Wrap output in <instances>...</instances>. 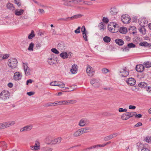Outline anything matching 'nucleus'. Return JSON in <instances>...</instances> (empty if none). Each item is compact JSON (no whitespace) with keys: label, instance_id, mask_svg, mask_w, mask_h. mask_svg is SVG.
Masks as SVG:
<instances>
[{"label":"nucleus","instance_id":"c85d7f7f","mask_svg":"<svg viewBox=\"0 0 151 151\" xmlns=\"http://www.w3.org/2000/svg\"><path fill=\"white\" fill-rule=\"evenodd\" d=\"M143 66L146 68H149L151 67V63L148 61L144 62L143 63Z\"/></svg>","mask_w":151,"mask_h":151},{"label":"nucleus","instance_id":"603ef678","mask_svg":"<svg viewBox=\"0 0 151 151\" xmlns=\"http://www.w3.org/2000/svg\"><path fill=\"white\" fill-rule=\"evenodd\" d=\"M119 111L120 112H126L127 111V109H123V108H120L119 109Z\"/></svg>","mask_w":151,"mask_h":151},{"label":"nucleus","instance_id":"1a4fd4ad","mask_svg":"<svg viewBox=\"0 0 151 151\" xmlns=\"http://www.w3.org/2000/svg\"><path fill=\"white\" fill-rule=\"evenodd\" d=\"M24 71L25 74L27 76L30 75V70L29 68L28 67L27 64L23 63Z\"/></svg>","mask_w":151,"mask_h":151},{"label":"nucleus","instance_id":"e433bc0d","mask_svg":"<svg viewBox=\"0 0 151 151\" xmlns=\"http://www.w3.org/2000/svg\"><path fill=\"white\" fill-rule=\"evenodd\" d=\"M59 82L55 81L51 82L50 85V86H58Z\"/></svg>","mask_w":151,"mask_h":151},{"label":"nucleus","instance_id":"9d476101","mask_svg":"<svg viewBox=\"0 0 151 151\" xmlns=\"http://www.w3.org/2000/svg\"><path fill=\"white\" fill-rule=\"evenodd\" d=\"M88 1H84L83 0H74V4H79L80 5H82L83 4H85L89 5H90L88 4L87 2Z\"/></svg>","mask_w":151,"mask_h":151},{"label":"nucleus","instance_id":"ddd939ff","mask_svg":"<svg viewBox=\"0 0 151 151\" xmlns=\"http://www.w3.org/2000/svg\"><path fill=\"white\" fill-rule=\"evenodd\" d=\"M114 23L111 22L108 24V28L109 30L111 31L112 32L114 33L117 32V30L113 29Z\"/></svg>","mask_w":151,"mask_h":151},{"label":"nucleus","instance_id":"37998d69","mask_svg":"<svg viewBox=\"0 0 151 151\" xmlns=\"http://www.w3.org/2000/svg\"><path fill=\"white\" fill-rule=\"evenodd\" d=\"M55 139L56 140L57 144H58L61 142L62 140V138L60 137H58Z\"/></svg>","mask_w":151,"mask_h":151},{"label":"nucleus","instance_id":"6ab92c4d","mask_svg":"<svg viewBox=\"0 0 151 151\" xmlns=\"http://www.w3.org/2000/svg\"><path fill=\"white\" fill-rule=\"evenodd\" d=\"M115 41L116 44L118 45H122L124 44V42L121 39H116L115 40Z\"/></svg>","mask_w":151,"mask_h":151},{"label":"nucleus","instance_id":"0eeeda50","mask_svg":"<svg viewBox=\"0 0 151 151\" xmlns=\"http://www.w3.org/2000/svg\"><path fill=\"white\" fill-rule=\"evenodd\" d=\"M40 142L38 140H37L34 146H30L31 149L33 150H39L40 148Z\"/></svg>","mask_w":151,"mask_h":151},{"label":"nucleus","instance_id":"412c9836","mask_svg":"<svg viewBox=\"0 0 151 151\" xmlns=\"http://www.w3.org/2000/svg\"><path fill=\"white\" fill-rule=\"evenodd\" d=\"M0 145L3 147V149L4 150H6L7 147V144L4 141L0 142Z\"/></svg>","mask_w":151,"mask_h":151},{"label":"nucleus","instance_id":"20e7f679","mask_svg":"<svg viewBox=\"0 0 151 151\" xmlns=\"http://www.w3.org/2000/svg\"><path fill=\"white\" fill-rule=\"evenodd\" d=\"M121 19L122 22L124 24H127L130 22L131 19L128 15H123L121 16Z\"/></svg>","mask_w":151,"mask_h":151},{"label":"nucleus","instance_id":"2f4dec72","mask_svg":"<svg viewBox=\"0 0 151 151\" xmlns=\"http://www.w3.org/2000/svg\"><path fill=\"white\" fill-rule=\"evenodd\" d=\"M82 34V35H83V37L84 40L86 41H87L88 39H87V35L88 34V32H86L83 33Z\"/></svg>","mask_w":151,"mask_h":151},{"label":"nucleus","instance_id":"c03bdc74","mask_svg":"<svg viewBox=\"0 0 151 151\" xmlns=\"http://www.w3.org/2000/svg\"><path fill=\"white\" fill-rule=\"evenodd\" d=\"M9 54H2V57L3 60H5L7 59L9 57Z\"/></svg>","mask_w":151,"mask_h":151},{"label":"nucleus","instance_id":"680f3d73","mask_svg":"<svg viewBox=\"0 0 151 151\" xmlns=\"http://www.w3.org/2000/svg\"><path fill=\"white\" fill-rule=\"evenodd\" d=\"M14 1L15 3L17 4L18 6H19L21 5V4L19 1V0H14Z\"/></svg>","mask_w":151,"mask_h":151},{"label":"nucleus","instance_id":"7ed1b4c3","mask_svg":"<svg viewBox=\"0 0 151 151\" xmlns=\"http://www.w3.org/2000/svg\"><path fill=\"white\" fill-rule=\"evenodd\" d=\"M90 83L93 87L95 88H98L100 86L99 81L95 78L92 79L91 80Z\"/></svg>","mask_w":151,"mask_h":151},{"label":"nucleus","instance_id":"f3484780","mask_svg":"<svg viewBox=\"0 0 151 151\" xmlns=\"http://www.w3.org/2000/svg\"><path fill=\"white\" fill-rule=\"evenodd\" d=\"M77 66L76 65H72V68L70 70V71L72 74H75L77 73Z\"/></svg>","mask_w":151,"mask_h":151},{"label":"nucleus","instance_id":"b1692460","mask_svg":"<svg viewBox=\"0 0 151 151\" xmlns=\"http://www.w3.org/2000/svg\"><path fill=\"white\" fill-rule=\"evenodd\" d=\"M120 33L124 34L126 33L127 32V30L126 28L124 27H121L119 31Z\"/></svg>","mask_w":151,"mask_h":151},{"label":"nucleus","instance_id":"09e8293b","mask_svg":"<svg viewBox=\"0 0 151 151\" xmlns=\"http://www.w3.org/2000/svg\"><path fill=\"white\" fill-rule=\"evenodd\" d=\"M81 27H78L77 29L75 30L74 32L75 33L78 34L81 32Z\"/></svg>","mask_w":151,"mask_h":151},{"label":"nucleus","instance_id":"f257e3e1","mask_svg":"<svg viewBox=\"0 0 151 151\" xmlns=\"http://www.w3.org/2000/svg\"><path fill=\"white\" fill-rule=\"evenodd\" d=\"M17 63L18 61L16 58H12L8 60L7 65L9 68L13 69L17 68Z\"/></svg>","mask_w":151,"mask_h":151},{"label":"nucleus","instance_id":"bf43d9fd","mask_svg":"<svg viewBox=\"0 0 151 151\" xmlns=\"http://www.w3.org/2000/svg\"><path fill=\"white\" fill-rule=\"evenodd\" d=\"M95 146V145H94V146L88 147L86 148V149L84 150L83 151H87L88 150H90V149H92L93 148V149L95 148H96V147H94Z\"/></svg>","mask_w":151,"mask_h":151},{"label":"nucleus","instance_id":"72a5a7b5","mask_svg":"<svg viewBox=\"0 0 151 151\" xmlns=\"http://www.w3.org/2000/svg\"><path fill=\"white\" fill-rule=\"evenodd\" d=\"M55 105L54 104V102L53 103H49L44 104L43 105L45 107H48L49 106H54Z\"/></svg>","mask_w":151,"mask_h":151},{"label":"nucleus","instance_id":"f704fd0d","mask_svg":"<svg viewBox=\"0 0 151 151\" xmlns=\"http://www.w3.org/2000/svg\"><path fill=\"white\" fill-rule=\"evenodd\" d=\"M34 46V44L33 42H31L29 44V46L28 48V50L29 51H33V47Z\"/></svg>","mask_w":151,"mask_h":151},{"label":"nucleus","instance_id":"a18cd8bd","mask_svg":"<svg viewBox=\"0 0 151 151\" xmlns=\"http://www.w3.org/2000/svg\"><path fill=\"white\" fill-rule=\"evenodd\" d=\"M148 44L146 42H143L139 43V45L141 46H148Z\"/></svg>","mask_w":151,"mask_h":151},{"label":"nucleus","instance_id":"5701e85b","mask_svg":"<svg viewBox=\"0 0 151 151\" xmlns=\"http://www.w3.org/2000/svg\"><path fill=\"white\" fill-rule=\"evenodd\" d=\"M138 86L139 87L141 88H144L146 89V88L147 87V84L146 83H145L144 82H142L141 83H139Z\"/></svg>","mask_w":151,"mask_h":151},{"label":"nucleus","instance_id":"8fccbe9b","mask_svg":"<svg viewBox=\"0 0 151 151\" xmlns=\"http://www.w3.org/2000/svg\"><path fill=\"white\" fill-rule=\"evenodd\" d=\"M70 17H68L66 18H60L58 19V20H63L64 21H67L68 20H70Z\"/></svg>","mask_w":151,"mask_h":151},{"label":"nucleus","instance_id":"393cba45","mask_svg":"<svg viewBox=\"0 0 151 151\" xmlns=\"http://www.w3.org/2000/svg\"><path fill=\"white\" fill-rule=\"evenodd\" d=\"M81 135V133L80 131H79V129L73 133V136L74 137H76L79 136Z\"/></svg>","mask_w":151,"mask_h":151},{"label":"nucleus","instance_id":"aec40b11","mask_svg":"<svg viewBox=\"0 0 151 151\" xmlns=\"http://www.w3.org/2000/svg\"><path fill=\"white\" fill-rule=\"evenodd\" d=\"M89 129L90 128L89 127H85L81 129H79L82 134H83L85 133L88 132V130H89Z\"/></svg>","mask_w":151,"mask_h":151},{"label":"nucleus","instance_id":"052dcab7","mask_svg":"<svg viewBox=\"0 0 151 151\" xmlns=\"http://www.w3.org/2000/svg\"><path fill=\"white\" fill-rule=\"evenodd\" d=\"M145 89L148 92L151 93V86H147Z\"/></svg>","mask_w":151,"mask_h":151},{"label":"nucleus","instance_id":"4be33fe9","mask_svg":"<svg viewBox=\"0 0 151 151\" xmlns=\"http://www.w3.org/2000/svg\"><path fill=\"white\" fill-rule=\"evenodd\" d=\"M6 6L8 9L11 10L12 11L15 9L14 7V6L13 4L10 3L7 4Z\"/></svg>","mask_w":151,"mask_h":151},{"label":"nucleus","instance_id":"9b49d317","mask_svg":"<svg viewBox=\"0 0 151 151\" xmlns=\"http://www.w3.org/2000/svg\"><path fill=\"white\" fill-rule=\"evenodd\" d=\"M71 52H69L68 54V53L66 52H63L60 54V56L63 59H65L68 57H69V56L70 55V56H71Z\"/></svg>","mask_w":151,"mask_h":151},{"label":"nucleus","instance_id":"473e14b6","mask_svg":"<svg viewBox=\"0 0 151 151\" xmlns=\"http://www.w3.org/2000/svg\"><path fill=\"white\" fill-rule=\"evenodd\" d=\"M117 12V9L114 8L111 9L110 11L111 14L113 15H116Z\"/></svg>","mask_w":151,"mask_h":151},{"label":"nucleus","instance_id":"4468645a","mask_svg":"<svg viewBox=\"0 0 151 151\" xmlns=\"http://www.w3.org/2000/svg\"><path fill=\"white\" fill-rule=\"evenodd\" d=\"M22 77V75L19 72H16L14 75V78L16 80L21 79Z\"/></svg>","mask_w":151,"mask_h":151},{"label":"nucleus","instance_id":"864d4df0","mask_svg":"<svg viewBox=\"0 0 151 151\" xmlns=\"http://www.w3.org/2000/svg\"><path fill=\"white\" fill-rule=\"evenodd\" d=\"M110 135L111 136V137L112 139L113 138L116 137L118 135H119V133H114Z\"/></svg>","mask_w":151,"mask_h":151},{"label":"nucleus","instance_id":"de8ad7c7","mask_svg":"<svg viewBox=\"0 0 151 151\" xmlns=\"http://www.w3.org/2000/svg\"><path fill=\"white\" fill-rule=\"evenodd\" d=\"M58 86H59L60 88H63L65 87V85L64 83L59 82Z\"/></svg>","mask_w":151,"mask_h":151},{"label":"nucleus","instance_id":"c756f323","mask_svg":"<svg viewBox=\"0 0 151 151\" xmlns=\"http://www.w3.org/2000/svg\"><path fill=\"white\" fill-rule=\"evenodd\" d=\"M126 114L127 117L128 119L134 116V112H128L126 113Z\"/></svg>","mask_w":151,"mask_h":151},{"label":"nucleus","instance_id":"cd10ccee","mask_svg":"<svg viewBox=\"0 0 151 151\" xmlns=\"http://www.w3.org/2000/svg\"><path fill=\"white\" fill-rule=\"evenodd\" d=\"M82 15L80 14H76V15H74L72 16V17H70V19H71L72 20H73L75 19H77L78 18L81 17H82Z\"/></svg>","mask_w":151,"mask_h":151},{"label":"nucleus","instance_id":"2eb2a0df","mask_svg":"<svg viewBox=\"0 0 151 151\" xmlns=\"http://www.w3.org/2000/svg\"><path fill=\"white\" fill-rule=\"evenodd\" d=\"M144 68L143 65H136L135 68L137 72H142L144 70Z\"/></svg>","mask_w":151,"mask_h":151},{"label":"nucleus","instance_id":"79ce46f5","mask_svg":"<svg viewBox=\"0 0 151 151\" xmlns=\"http://www.w3.org/2000/svg\"><path fill=\"white\" fill-rule=\"evenodd\" d=\"M124 47L121 48V50L123 51L127 52L129 50L128 46H124Z\"/></svg>","mask_w":151,"mask_h":151},{"label":"nucleus","instance_id":"f8f14e48","mask_svg":"<svg viewBox=\"0 0 151 151\" xmlns=\"http://www.w3.org/2000/svg\"><path fill=\"white\" fill-rule=\"evenodd\" d=\"M126 82L129 85L132 86L135 84L136 81L133 78H131L127 79Z\"/></svg>","mask_w":151,"mask_h":151},{"label":"nucleus","instance_id":"dca6fc26","mask_svg":"<svg viewBox=\"0 0 151 151\" xmlns=\"http://www.w3.org/2000/svg\"><path fill=\"white\" fill-rule=\"evenodd\" d=\"M15 124V122L14 121L4 122V127H5V128H7L11 126H12L14 125Z\"/></svg>","mask_w":151,"mask_h":151},{"label":"nucleus","instance_id":"a878e982","mask_svg":"<svg viewBox=\"0 0 151 151\" xmlns=\"http://www.w3.org/2000/svg\"><path fill=\"white\" fill-rule=\"evenodd\" d=\"M99 26L100 28V30L101 31H103L106 29L105 27V24L103 22H101L99 24Z\"/></svg>","mask_w":151,"mask_h":151},{"label":"nucleus","instance_id":"5fc2aeb1","mask_svg":"<svg viewBox=\"0 0 151 151\" xmlns=\"http://www.w3.org/2000/svg\"><path fill=\"white\" fill-rule=\"evenodd\" d=\"M102 21L103 22L106 23H107L109 21V20L107 18L105 17H104L103 18Z\"/></svg>","mask_w":151,"mask_h":151},{"label":"nucleus","instance_id":"a211bd4d","mask_svg":"<svg viewBox=\"0 0 151 151\" xmlns=\"http://www.w3.org/2000/svg\"><path fill=\"white\" fill-rule=\"evenodd\" d=\"M24 12V10L22 9H21L20 10L17 9L15 10L14 13L15 15L17 16H20L23 14Z\"/></svg>","mask_w":151,"mask_h":151},{"label":"nucleus","instance_id":"bb28decb","mask_svg":"<svg viewBox=\"0 0 151 151\" xmlns=\"http://www.w3.org/2000/svg\"><path fill=\"white\" fill-rule=\"evenodd\" d=\"M33 127L32 125L30 124L28 125H27L24 127L25 130L26 131H28L31 130Z\"/></svg>","mask_w":151,"mask_h":151},{"label":"nucleus","instance_id":"0e129e2a","mask_svg":"<svg viewBox=\"0 0 151 151\" xmlns=\"http://www.w3.org/2000/svg\"><path fill=\"white\" fill-rule=\"evenodd\" d=\"M105 146V145L104 144H103L102 145H95V146L94 147H96V148H97L98 147H104Z\"/></svg>","mask_w":151,"mask_h":151},{"label":"nucleus","instance_id":"423d86ee","mask_svg":"<svg viewBox=\"0 0 151 151\" xmlns=\"http://www.w3.org/2000/svg\"><path fill=\"white\" fill-rule=\"evenodd\" d=\"M126 67L124 68L119 71V75L123 77H126L129 75V72L126 70Z\"/></svg>","mask_w":151,"mask_h":151},{"label":"nucleus","instance_id":"ea45409f","mask_svg":"<svg viewBox=\"0 0 151 151\" xmlns=\"http://www.w3.org/2000/svg\"><path fill=\"white\" fill-rule=\"evenodd\" d=\"M47 144L50 145H54L56 144H57L55 140V139L53 140H51L50 142L49 143H48Z\"/></svg>","mask_w":151,"mask_h":151},{"label":"nucleus","instance_id":"4c0bfd02","mask_svg":"<svg viewBox=\"0 0 151 151\" xmlns=\"http://www.w3.org/2000/svg\"><path fill=\"white\" fill-rule=\"evenodd\" d=\"M112 139L111 136L110 135L104 137V140L105 141H107L111 139Z\"/></svg>","mask_w":151,"mask_h":151},{"label":"nucleus","instance_id":"13d9d810","mask_svg":"<svg viewBox=\"0 0 151 151\" xmlns=\"http://www.w3.org/2000/svg\"><path fill=\"white\" fill-rule=\"evenodd\" d=\"M61 101H56L54 102V104L55 105H61Z\"/></svg>","mask_w":151,"mask_h":151},{"label":"nucleus","instance_id":"49530a36","mask_svg":"<svg viewBox=\"0 0 151 151\" xmlns=\"http://www.w3.org/2000/svg\"><path fill=\"white\" fill-rule=\"evenodd\" d=\"M51 51L55 53V54H58L59 53V51H58L55 48H52L51 49Z\"/></svg>","mask_w":151,"mask_h":151},{"label":"nucleus","instance_id":"338daca9","mask_svg":"<svg viewBox=\"0 0 151 151\" xmlns=\"http://www.w3.org/2000/svg\"><path fill=\"white\" fill-rule=\"evenodd\" d=\"M48 62L49 64L51 65H53L55 63V61H54L53 60L48 61Z\"/></svg>","mask_w":151,"mask_h":151},{"label":"nucleus","instance_id":"58836bf2","mask_svg":"<svg viewBox=\"0 0 151 151\" xmlns=\"http://www.w3.org/2000/svg\"><path fill=\"white\" fill-rule=\"evenodd\" d=\"M127 46L129 48H134L135 47L136 45L133 43H131L128 44H127Z\"/></svg>","mask_w":151,"mask_h":151},{"label":"nucleus","instance_id":"6e6552de","mask_svg":"<svg viewBox=\"0 0 151 151\" xmlns=\"http://www.w3.org/2000/svg\"><path fill=\"white\" fill-rule=\"evenodd\" d=\"M89 120L86 118H83L81 119L79 122L78 125L81 127L85 126L86 124H88Z\"/></svg>","mask_w":151,"mask_h":151},{"label":"nucleus","instance_id":"4d7b16f0","mask_svg":"<svg viewBox=\"0 0 151 151\" xmlns=\"http://www.w3.org/2000/svg\"><path fill=\"white\" fill-rule=\"evenodd\" d=\"M102 71L103 73H106L109 72V70L107 68H104L102 69Z\"/></svg>","mask_w":151,"mask_h":151},{"label":"nucleus","instance_id":"c9c22d12","mask_svg":"<svg viewBox=\"0 0 151 151\" xmlns=\"http://www.w3.org/2000/svg\"><path fill=\"white\" fill-rule=\"evenodd\" d=\"M35 37V34L33 30H32L31 33L28 36V37L29 39H31Z\"/></svg>","mask_w":151,"mask_h":151},{"label":"nucleus","instance_id":"774afa93","mask_svg":"<svg viewBox=\"0 0 151 151\" xmlns=\"http://www.w3.org/2000/svg\"><path fill=\"white\" fill-rule=\"evenodd\" d=\"M142 123L141 122H139L137 123L136 124H135L134 126V127H139L140 126H142Z\"/></svg>","mask_w":151,"mask_h":151},{"label":"nucleus","instance_id":"69168bd1","mask_svg":"<svg viewBox=\"0 0 151 151\" xmlns=\"http://www.w3.org/2000/svg\"><path fill=\"white\" fill-rule=\"evenodd\" d=\"M69 101H70V104H75L76 102V101L74 100H70Z\"/></svg>","mask_w":151,"mask_h":151},{"label":"nucleus","instance_id":"7c9ffc66","mask_svg":"<svg viewBox=\"0 0 151 151\" xmlns=\"http://www.w3.org/2000/svg\"><path fill=\"white\" fill-rule=\"evenodd\" d=\"M103 40L106 42H109L111 41V39L110 37L108 36H105L103 38Z\"/></svg>","mask_w":151,"mask_h":151},{"label":"nucleus","instance_id":"3c124183","mask_svg":"<svg viewBox=\"0 0 151 151\" xmlns=\"http://www.w3.org/2000/svg\"><path fill=\"white\" fill-rule=\"evenodd\" d=\"M81 32L82 33L88 32L86 31L85 27L84 26H83L81 28Z\"/></svg>","mask_w":151,"mask_h":151},{"label":"nucleus","instance_id":"f03ea898","mask_svg":"<svg viewBox=\"0 0 151 151\" xmlns=\"http://www.w3.org/2000/svg\"><path fill=\"white\" fill-rule=\"evenodd\" d=\"M10 93L7 90H4L2 91L0 94V98L3 100H6L9 98Z\"/></svg>","mask_w":151,"mask_h":151},{"label":"nucleus","instance_id":"6e6d98bb","mask_svg":"<svg viewBox=\"0 0 151 151\" xmlns=\"http://www.w3.org/2000/svg\"><path fill=\"white\" fill-rule=\"evenodd\" d=\"M134 116H135V117L137 118H140L142 116V115L140 114H136V112H134Z\"/></svg>","mask_w":151,"mask_h":151},{"label":"nucleus","instance_id":"a19ab883","mask_svg":"<svg viewBox=\"0 0 151 151\" xmlns=\"http://www.w3.org/2000/svg\"><path fill=\"white\" fill-rule=\"evenodd\" d=\"M121 118L123 120H127L128 118L126 113L123 114L121 116Z\"/></svg>","mask_w":151,"mask_h":151},{"label":"nucleus","instance_id":"e2e57ef3","mask_svg":"<svg viewBox=\"0 0 151 151\" xmlns=\"http://www.w3.org/2000/svg\"><path fill=\"white\" fill-rule=\"evenodd\" d=\"M146 141L147 142H150L151 141V137H147L146 138Z\"/></svg>","mask_w":151,"mask_h":151},{"label":"nucleus","instance_id":"39448f33","mask_svg":"<svg viewBox=\"0 0 151 151\" xmlns=\"http://www.w3.org/2000/svg\"><path fill=\"white\" fill-rule=\"evenodd\" d=\"M86 72L89 76H92L94 74V70L89 65H87Z\"/></svg>","mask_w":151,"mask_h":151}]
</instances>
